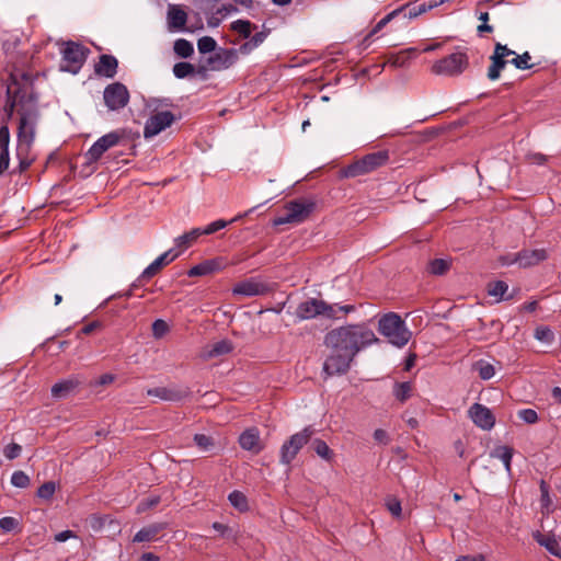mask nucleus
I'll return each mask as SVG.
<instances>
[{
	"label": "nucleus",
	"instance_id": "obj_1",
	"mask_svg": "<svg viewBox=\"0 0 561 561\" xmlns=\"http://www.w3.org/2000/svg\"><path fill=\"white\" fill-rule=\"evenodd\" d=\"M371 329L365 324H348L331 330L324 336V344L334 351L355 356L364 348L378 342Z\"/></svg>",
	"mask_w": 561,
	"mask_h": 561
},
{
	"label": "nucleus",
	"instance_id": "obj_2",
	"mask_svg": "<svg viewBox=\"0 0 561 561\" xmlns=\"http://www.w3.org/2000/svg\"><path fill=\"white\" fill-rule=\"evenodd\" d=\"M378 330L392 345L398 347L404 346L411 339V332L404 321L394 312H389L380 318Z\"/></svg>",
	"mask_w": 561,
	"mask_h": 561
},
{
	"label": "nucleus",
	"instance_id": "obj_3",
	"mask_svg": "<svg viewBox=\"0 0 561 561\" xmlns=\"http://www.w3.org/2000/svg\"><path fill=\"white\" fill-rule=\"evenodd\" d=\"M316 203L311 199H295L285 205L284 214L273 219V226L304 222L314 210Z\"/></svg>",
	"mask_w": 561,
	"mask_h": 561
},
{
	"label": "nucleus",
	"instance_id": "obj_4",
	"mask_svg": "<svg viewBox=\"0 0 561 561\" xmlns=\"http://www.w3.org/2000/svg\"><path fill=\"white\" fill-rule=\"evenodd\" d=\"M39 118V112L35 105L21 108L18 126V140L20 148L25 147L28 150L35 139L36 125Z\"/></svg>",
	"mask_w": 561,
	"mask_h": 561
},
{
	"label": "nucleus",
	"instance_id": "obj_5",
	"mask_svg": "<svg viewBox=\"0 0 561 561\" xmlns=\"http://www.w3.org/2000/svg\"><path fill=\"white\" fill-rule=\"evenodd\" d=\"M314 432V428L308 425L286 439L279 449V462L289 466L301 448L309 443Z\"/></svg>",
	"mask_w": 561,
	"mask_h": 561
},
{
	"label": "nucleus",
	"instance_id": "obj_6",
	"mask_svg": "<svg viewBox=\"0 0 561 561\" xmlns=\"http://www.w3.org/2000/svg\"><path fill=\"white\" fill-rule=\"evenodd\" d=\"M295 316L298 320H310L317 316H325L330 319H339L336 316L335 305H330L324 300L317 298H309L301 301L295 311Z\"/></svg>",
	"mask_w": 561,
	"mask_h": 561
},
{
	"label": "nucleus",
	"instance_id": "obj_7",
	"mask_svg": "<svg viewBox=\"0 0 561 561\" xmlns=\"http://www.w3.org/2000/svg\"><path fill=\"white\" fill-rule=\"evenodd\" d=\"M90 49L82 44L68 41L61 50L62 62L61 69L71 73H77L82 68Z\"/></svg>",
	"mask_w": 561,
	"mask_h": 561
},
{
	"label": "nucleus",
	"instance_id": "obj_8",
	"mask_svg": "<svg viewBox=\"0 0 561 561\" xmlns=\"http://www.w3.org/2000/svg\"><path fill=\"white\" fill-rule=\"evenodd\" d=\"M469 66V57L465 51L453 53L432 66V72L444 76H458Z\"/></svg>",
	"mask_w": 561,
	"mask_h": 561
},
{
	"label": "nucleus",
	"instance_id": "obj_9",
	"mask_svg": "<svg viewBox=\"0 0 561 561\" xmlns=\"http://www.w3.org/2000/svg\"><path fill=\"white\" fill-rule=\"evenodd\" d=\"M124 137L123 130H114L100 137L84 153L88 164L98 162L104 152L117 146Z\"/></svg>",
	"mask_w": 561,
	"mask_h": 561
},
{
	"label": "nucleus",
	"instance_id": "obj_10",
	"mask_svg": "<svg viewBox=\"0 0 561 561\" xmlns=\"http://www.w3.org/2000/svg\"><path fill=\"white\" fill-rule=\"evenodd\" d=\"M130 95L127 87L122 82H113L105 87L103 100L110 111H119L129 102Z\"/></svg>",
	"mask_w": 561,
	"mask_h": 561
},
{
	"label": "nucleus",
	"instance_id": "obj_11",
	"mask_svg": "<svg viewBox=\"0 0 561 561\" xmlns=\"http://www.w3.org/2000/svg\"><path fill=\"white\" fill-rule=\"evenodd\" d=\"M179 255L180 252H175V249H170L160 254L142 271L140 276L133 283V287L142 286L146 282L154 277L164 266L172 263Z\"/></svg>",
	"mask_w": 561,
	"mask_h": 561
},
{
	"label": "nucleus",
	"instance_id": "obj_12",
	"mask_svg": "<svg viewBox=\"0 0 561 561\" xmlns=\"http://www.w3.org/2000/svg\"><path fill=\"white\" fill-rule=\"evenodd\" d=\"M354 357L345 352L334 351L323 364V374L327 377L344 375L348 371Z\"/></svg>",
	"mask_w": 561,
	"mask_h": 561
},
{
	"label": "nucleus",
	"instance_id": "obj_13",
	"mask_svg": "<svg viewBox=\"0 0 561 561\" xmlns=\"http://www.w3.org/2000/svg\"><path fill=\"white\" fill-rule=\"evenodd\" d=\"M175 121V116L170 111H161L151 115L145 124L144 127V137L146 139L152 138L164 130L167 127H170Z\"/></svg>",
	"mask_w": 561,
	"mask_h": 561
},
{
	"label": "nucleus",
	"instance_id": "obj_14",
	"mask_svg": "<svg viewBox=\"0 0 561 561\" xmlns=\"http://www.w3.org/2000/svg\"><path fill=\"white\" fill-rule=\"evenodd\" d=\"M239 59L236 48H219L207 58V64L213 71L229 69Z\"/></svg>",
	"mask_w": 561,
	"mask_h": 561
},
{
	"label": "nucleus",
	"instance_id": "obj_15",
	"mask_svg": "<svg viewBox=\"0 0 561 561\" xmlns=\"http://www.w3.org/2000/svg\"><path fill=\"white\" fill-rule=\"evenodd\" d=\"M268 291V285L254 277L239 282L232 289L234 295H242L247 297L263 296Z\"/></svg>",
	"mask_w": 561,
	"mask_h": 561
},
{
	"label": "nucleus",
	"instance_id": "obj_16",
	"mask_svg": "<svg viewBox=\"0 0 561 561\" xmlns=\"http://www.w3.org/2000/svg\"><path fill=\"white\" fill-rule=\"evenodd\" d=\"M472 422L480 428L489 431L495 424V416L492 411L483 404L473 403L468 411Z\"/></svg>",
	"mask_w": 561,
	"mask_h": 561
},
{
	"label": "nucleus",
	"instance_id": "obj_17",
	"mask_svg": "<svg viewBox=\"0 0 561 561\" xmlns=\"http://www.w3.org/2000/svg\"><path fill=\"white\" fill-rule=\"evenodd\" d=\"M547 257L548 255L545 249L522 250L514 254L512 262H517L520 267L526 268L539 264L547 260Z\"/></svg>",
	"mask_w": 561,
	"mask_h": 561
},
{
	"label": "nucleus",
	"instance_id": "obj_18",
	"mask_svg": "<svg viewBox=\"0 0 561 561\" xmlns=\"http://www.w3.org/2000/svg\"><path fill=\"white\" fill-rule=\"evenodd\" d=\"M238 442L242 449L251 451L254 455L260 454L263 449L260 432L256 427H251L242 432Z\"/></svg>",
	"mask_w": 561,
	"mask_h": 561
},
{
	"label": "nucleus",
	"instance_id": "obj_19",
	"mask_svg": "<svg viewBox=\"0 0 561 561\" xmlns=\"http://www.w3.org/2000/svg\"><path fill=\"white\" fill-rule=\"evenodd\" d=\"M82 385V380L78 376H71L56 382L51 387V396L57 399H64L75 393Z\"/></svg>",
	"mask_w": 561,
	"mask_h": 561
},
{
	"label": "nucleus",
	"instance_id": "obj_20",
	"mask_svg": "<svg viewBox=\"0 0 561 561\" xmlns=\"http://www.w3.org/2000/svg\"><path fill=\"white\" fill-rule=\"evenodd\" d=\"M118 60L113 55L103 54L94 66L95 75L105 78H114L117 73Z\"/></svg>",
	"mask_w": 561,
	"mask_h": 561
},
{
	"label": "nucleus",
	"instance_id": "obj_21",
	"mask_svg": "<svg viewBox=\"0 0 561 561\" xmlns=\"http://www.w3.org/2000/svg\"><path fill=\"white\" fill-rule=\"evenodd\" d=\"M168 527L167 523H153L142 527L133 538L134 542H148L157 538V536Z\"/></svg>",
	"mask_w": 561,
	"mask_h": 561
},
{
	"label": "nucleus",
	"instance_id": "obj_22",
	"mask_svg": "<svg viewBox=\"0 0 561 561\" xmlns=\"http://www.w3.org/2000/svg\"><path fill=\"white\" fill-rule=\"evenodd\" d=\"M186 391L179 389H171L167 387H157L147 390V394L150 397H157L164 401H179L186 396Z\"/></svg>",
	"mask_w": 561,
	"mask_h": 561
},
{
	"label": "nucleus",
	"instance_id": "obj_23",
	"mask_svg": "<svg viewBox=\"0 0 561 561\" xmlns=\"http://www.w3.org/2000/svg\"><path fill=\"white\" fill-rule=\"evenodd\" d=\"M360 159L364 162L368 173H370L388 162L389 152L388 150H379L376 152L368 153Z\"/></svg>",
	"mask_w": 561,
	"mask_h": 561
},
{
	"label": "nucleus",
	"instance_id": "obj_24",
	"mask_svg": "<svg viewBox=\"0 0 561 561\" xmlns=\"http://www.w3.org/2000/svg\"><path fill=\"white\" fill-rule=\"evenodd\" d=\"M187 21L186 12L176 4H170L168 9V23L170 28L182 30Z\"/></svg>",
	"mask_w": 561,
	"mask_h": 561
},
{
	"label": "nucleus",
	"instance_id": "obj_25",
	"mask_svg": "<svg viewBox=\"0 0 561 561\" xmlns=\"http://www.w3.org/2000/svg\"><path fill=\"white\" fill-rule=\"evenodd\" d=\"M201 236L202 234H201L199 228H193L188 232H185L184 234L175 238L174 239V244L176 248L175 252H180V254H181L183 251H185L186 249L192 247Z\"/></svg>",
	"mask_w": 561,
	"mask_h": 561
},
{
	"label": "nucleus",
	"instance_id": "obj_26",
	"mask_svg": "<svg viewBox=\"0 0 561 561\" xmlns=\"http://www.w3.org/2000/svg\"><path fill=\"white\" fill-rule=\"evenodd\" d=\"M534 539L542 547H545L551 554L561 559V546L553 536L542 535L536 531Z\"/></svg>",
	"mask_w": 561,
	"mask_h": 561
},
{
	"label": "nucleus",
	"instance_id": "obj_27",
	"mask_svg": "<svg viewBox=\"0 0 561 561\" xmlns=\"http://www.w3.org/2000/svg\"><path fill=\"white\" fill-rule=\"evenodd\" d=\"M217 270H219L218 262L215 260H208V261H204V262L191 267L187 271V275L190 277L205 276V275L211 274L213 272H215Z\"/></svg>",
	"mask_w": 561,
	"mask_h": 561
},
{
	"label": "nucleus",
	"instance_id": "obj_28",
	"mask_svg": "<svg viewBox=\"0 0 561 561\" xmlns=\"http://www.w3.org/2000/svg\"><path fill=\"white\" fill-rule=\"evenodd\" d=\"M233 345L229 340H221L214 343L204 354L205 358H214L232 352Z\"/></svg>",
	"mask_w": 561,
	"mask_h": 561
},
{
	"label": "nucleus",
	"instance_id": "obj_29",
	"mask_svg": "<svg viewBox=\"0 0 561 561\" xmlns=\"http://www.w3.org/2000/svg\"><path fill=\"white\" fill-rule=\"evenodd\" d=\"M368 171L365 168L364 162L362 159H358L354 161L353 163L342 168L340 170L341 178L350 179V178H357L364 174H367Z\"/></svg>",
	"mask_w": 561,
	"mask_h": 561
},
{
	"label": "nucleus",
	"instance_id": "obj_30",
	"mask_svg": "<svg viewBox=\"0 0 561 561\" xmlns=\"http://www.w3.org/2000/svg\"><path fill=\"white\" fill-rule=\"evenodd\" d=\"M514 449L510 446H497L491 453V457L500 459L507 472L511 471V462L513 458Z\"/></svg>",
	"mask_w": 561,
	"mask_h": 561
},
{
	"label": "nucleus",
	"instance_id": "obj_31",
	"mask_svg": "<svg viewBox=\"0 0 561 561\" xmlns=\"http://www.w3.org/2000/svg\"><path fill=\"white\" fill-rule=\"evenodd\" d=\"M491 66L488 69V78L492 81L497 80L500 78L501 71L505 68L508 62L506 59L501 58L500 56L493 55L490 57Z\"/></svg>",
	"mask_w": 561,
	"mask_h": 561
},
{
	"label": "nucleus",
	"instance_id": "obj_32",
	"mask_svg": "<svg viewBox=\"0 0 561 561\" xmlns=\"http://www.w3.org/2000/svg\"><path fill=\"white\" fill-rule=\"evenodd\" d=\"M231 30L237 32L243 38H249L252 34L253 30H256L257 26L252 24L248 20H237L231 23Z\"/></svg>",
	"mask_w": 561,
	"mask_h": 561
},
{
	"label": "nucleus",
	"instance_id": "obj_33",
	"mask_svg": "<svg viewBox=\"0 0 561 561\" xmlns=\"http://www.w3.org/2000/svg\"><path fill=\"white\" fill-rule=\"evenodd\" d=\"M412 383L410 381L396 382L393 387V396L400 402H405L412 396Z\"/></svg>",
	"mask_w": 561,
	"mask_h": 561
},
{
	"label": "nucleus",
	"instance_id": "obj_34",
	"mask_svg": "<svg viewBox=\"0 0 561 561\" xmlns=\"http://www.w3.org/2000/svg\"><path fill=\"white\" fill-rule=\"evenodd\" d=\"M312 448L319 457L327 461H331L334 457L333 450L324 440L320 438H316L312 440Z\"/></svg>",
	"mask_w": 561,
	"mask_h": 561
},
{
	"label": "nucleus",
	"instance_id": "obj_35",
	"mask_svg": "<svg viewBox=\"0 0 561 561\" xmlns=\"http://www.w3.org/2000/svg\"><path fill=\"white\" fill-rule=\"evenodd\" d=\"M174 53L181 58H188L194 54V47L191 42L179 38L174 42Z\"/></svg>",
	"mask_w": 561,
	"mask_h": 561
},
{
	"label": "nucleus",
	"instance_id": "obj_36",
	"mask_svg": "<svg viewBox=\"0 0 561 561\" xmlns=\"http://www.w3.org/2000/svg\"><path fill=\"white\" fill-rule=\"evenodd\" d=\"M411 53H415V49L410 48L407 50H402L393 56H390L388 62L397 68L405 67L409 64L410 59L412 58V56H410Z\"/></svg>",
	"mask_w": 561,
	"mask_h": 561
},
{
	"label": "nucleus",
	"instance_id": "obj_37",
	"mask_svg": "<svg viewBox=\"0 0 561 561\" xmlns=\"http://www.w3.org/2000/svg\"><path fill=\"white\" fill-rule=\"evenodd\" d=\"M228 500L230 504L240 512H245L249 508L247 496L240 491H232Z\"/></svg>",
	"mask_w": 561,
	"mask_h": 561
},
{
	"label": "nucleus",
	"instance_id": "obj_38",
	"mask_svg": "<svg viewBox=\"0 0 561 561\" xmlns=\"http://www.w3.org/2000/svg\"><path fill=\"white\" fill-rule=\"evenodd\" d=\"M173 75L178 79H184L186 77L195 75V66L191 62L181 61L173 66Z\"/></svg>",
	"mask_w": 561,
	"mask_h": 561
},
{
	"label": "nucleus",
	"instance_id": "obj_39",
	"mask_svg": "<svg viewBox=\"0 0 561 561\" xmlns=\"http://www.w3.org/2000/svg\"><path fill=\"white\" fill-rule=\"evenodd\" d=\"M450 268V263L444 259H434L428 263V272L433 275H444Z\"/></svg>",
	"mask_w": 561,
	"mask_h": 561
},
{
	"label": "nucleus",
	"instance_id": "obj_40",
	"mask_svg": "<svg viewBox=\"0 0 561 561\" xmlns=\"http://www.w3.org/2000/svg\"><path fill=\"white\" fill-rule=\"evenodd\" d=\"M193 440L202 451H209L215 447L214 438L205 434H195Z\"/></svg>",
	"mask_w": 561,
	"mask_h": 561
},
{
	"label": "nucleus",
	"instance_id": "obj_41",
	"mask_svg": "<svg viewBox=\"0 0 561 561\" xmlns=\"http://www.w3.org/2000/svg\"><path fill=\"white\" fill-rule=\"evenodd\" d=\"M217 42L211 36H203L197 41V49L201 54L216 51Z\"/></svg>",
	"mask_w": 561,
	"mask_h": 561
},
{
	"label": "nucleus",
	"instance_id": "obj_42",
	"mask_svg": "<svg viewBox=\"0 0 561 561\" xmlns=\"http://www.w3.org/2000/svg\"><path fill=\"white\" fill-rule=\"evenodd\" d=\"M408 5H403L399 9L393 10L392 12L388 13L385 18H382L370 31L367 37H370L378 33L380 30H382L396 15H398L400 12L404 11Z\"/></svg>",
	"mask_w": 561,
	"mask_h": 561
},
{
	"label": "nucleus",
	"instance_id": "obj_43",
	"mask_svg": "<svg viewBox=\"0 0 561 561\" xmlns=\"http://www.w3.org/2000/svg\"><path fill=\"white\" fill-rule=\"evenodd\" d=\"M507 289L508 285L503 280L492 282L488 285V294L493 297L503 298Z\"/></svg>",
	"mask_w": 561,
	"mask_h": 561
},
{
	"label": "nucleus",
	"instance_id": "obj_44",
	"mask_svg": "<svg viewBox=\"0 0 561 561\" xmlns=\"http://www.w3.org/2000/svg\"><path fill=\"white\" fill-rule=\"evenodd\" d=\"M161 502V497L159 495H152L148 499L140 501L136 507L137 514H142L146 511L156 507Z\"/></svg>",
	"mask_w": 561,
	"mask_h": 561
},
{
	"label": "nucleus",
	"instance_id": "obj_45",
	"mask_svg": "<svg viewBox=\"0 0 561 561\" xmlns=\"http://www.w3.org/2000/svg\"><path fill=\"white\" fill-rule=\"evenodd\" d=\"M539 488H540V493H541V496H540L541 507H542V510H546L547 512H549L551 510V505H552V500L549 495V485L546 483L545 480H541Z\"/></svg>",
	"mask_w": 561,
	"mask_h": 561
},
{
	"label": "nucleus",
	"instance_id": "obj_46",
	"mask_svg": "<svg viewBox=\"0 0 561 561\" xmlns=\"http://www.w3.org/2000/svg\"><path fill=\"white\" fill-rule=\"evenodd\" d=\"M477 369L479 373V377L483 380L491 379L495 374L493 365L483 360L477 363Z\"/></svg>",
	"mask_w": 561,
	"mask_h": 561
},
{
	"label": "nucleus",
	"instance_id": "obj_47",
	"mask_svg": "<svg viewBox=\"0 0 561 561\" xmlns=\"http://www.w3.org/2000/svg\"><path fill=\"white\" fill-rule=\"evenodd\" d=\"M11 483L16 488L24 489L30 485V478L24 471L18 470L12 473Z\"/></svg>",
	"mask_w": 561,
	"mask_h": 561
},
{
	"label": "nucleus",
	"instance_id": "obj_48",
	"mask_svg": "<svg viewBox=\"0 0 561 561\" xmlns=\"http://www.w3.org/2000/svg\"><path fill=\"white\" fill-rule=\"evenodd\" d=\"M56 491V483L54 481H48L42 484L37 490V496L43 500H50Z\"/></svg>",
	"mask_w": 561,
	"mask_h": 561
},
{
	"label": "nucleus",
	"instance_id": "obj_49",
	"mask_svg": "<svg viewBox=\"0 0 561 561\" xmlns=\"http://www.w3.org/2000/svg\"><path fill=\"white\" fill-rule=\"evenodd\" d=\"M169 331H170V327H169V324L164 320L157 319V320L153 321V323H152V335L156 339L163 337Z\"/></svg>",
	"mask_w": 561,
	"mask_h": 561
},
{
	"label": "nucleus",
	"instance_id": "obj_50",
	"mask_svg": "<svg viewBox=\"0 0 561 561\" xmlns=\"http://www.w3.org/2000/svg\"><path fill=\"white\" fill-rule=\"evenodd\" d=\"M530 59V54L525 51L522 55H515V57L510 62L513 64L517 69L526 70L531 68V65L528 62Z\"/></svg>",
	"mask_w": 561,
	"mask_h": 561
},
{
	"label": "nucleus",
	"instance_id": "obj_51",
	"mask_svg": "<svg viewBox=\"0 0 561 561\" xmlns=\"http://www.w3.org/2000/svg\"><path fill=\"white\" fill-rule=\"evenodd\" d=\"M228 224H229L228 221H226L224 219H219V220L213 221L211 224L207 225L205 228H199V231H201L202 236H208V234L219 231L220 229L226 228L228 226Z\"/></svg>",
	"mask_w": 561,
	"mask_h": 561
},
{
	"label": "nucleus",
	"instance_id": "obj_52",
	"mask_svg": "<svg viewBox=\"0 0 561 561\" xmlns=\"http://www.w3.org/2000/svg\"><path fill=\"white\" fill-rule=\"evenodd\" d=\"M22 447L16 443L7 445L3 449V455L7 459L13 460L21 455Z\"/></svg>",
	"mask_w": 561,
	"mask_h": 561
},
{
	"label": "nucleus",
	"instance_id": "obj_53",
	"mask_svg": "<svg viewBox=\"0 0 561 561\" xmlns=\"http://www.w3.org/2000/svg\"><path fill=\"white\" fill-rule=\"evenodd\" d=\"M518 416L527 424H535L538 421V414L533 409H523L518 411Z\"/></svg>",
	"mask_w": 561,
	"mask_h": 561
},
{
	"label": "nucleus",
	"instance_id": "obj_54",
	"mask_svg": "<svg viewBox=\"0 0 561 561\" xmlns=\"http://www.w3.org/2000/svg\"><path fill=\"white\" fill-rule=\"evenodd\" d=\"M387 508L388 511L396 517H399L401 515V503L396 497H391L387 500Z\"/></svg>",
	"mask_w": 561,
	"mask_h": 561
},
{
	"label": "nucleus",
	"instance_id": "obj_55",
	"mask_svg": "<svg viewBox=\"0 0 561 561\" xmlns=\"http://www.w3.org/2000/svg\"><path fill=\"white\" fill-rule=\"evenodd\" d=\"M535 336L539 341L550 342L553 337V333L549 328H538L536 329Z\"/></svg>",
	"mask_w": 561,
	"mask_h": 561
},
{
	"label": "nucleus",
	"instance_id": "obj_56",
	"mask_svg": "<svg viewBox=\"0 0 561 561\" xmlns=\"http://www.w3.org/2000/svg\"><path fill=\"white\" fill-rule=\"evenodd\" d=\"M18 526V520L14 517H2L0 518V528L3 531H12Z\"/></svg>",
	"mask_w": 561,
	"mask_h": 561
},
{
	"label": "nucleus",
	"instance_id": "obj_57",
	"mask_svg": "<svg viewBox=\"0 0 561 561\" xmlns=\"http://www.w3.org/2000/svg\"><path fill=\"white\" fill-rule=\"evenodd\" d=\"M270 32L271 31L268 28H264L263 31L255 33L253 36H250L249 38L252 42V44L257 48L267 38Z\"/></svg>",
	"mask_w": 561,
	"mask_h": 561
},
{
	"label": "nucleus",
	"instance_id": "obj_58",
	"mask_svg": "<svg viewBox=\"0 0 561 561\" xmlns=\"http://www.w3.org/2000/svg\"><path fill=\"white\" fill-rule=\"evenodd\" d=\"M10 164V156H9V147L2 148L0 151V174L9 169Z\"/></svg>",
	"mask_w": 561,
	"mask_h": 561
},
{
	"label": "nucleus",
	"instance_id": "obj_59",
	"mask_svg": "<svg viewBox=\"0 0 561 561\" xmlns=\"http://www.w3.org/2000/svg\"><path fill=\"white\" fill-rule=\"evenodd\" d=\"M493 53L504 59L508 56L516 55L515 51L510 49L506 45H502L501 43L495 44Z\"/></svg>",
	"mask_w": 561,
	"mask_h": 561
},
{
	"label": "nucleus",
	"instance_id": "obj_60",
	"mask_svg": "<svg viewBox=\"0 0 561 561\" xmlns=\"http://www.w3.org/2000/svg\"><path fill=\"white\" fill-rule=\"evenodd\" d=\"M10 130L8 126L0 127V151L2 148L9 147Z\"/></svg>",
	"mask_w": 561,
	"mask_h": 561
},
{
	"label": "nucleus",
	"instance_id": "obj_61",
	"mask_svg": "<svg viewBox=\"0 0 561 561\" xmlns=\"http://www.w3.org/2000/svg\"><path fill=\"white\" fill-rule=\"evenodd\" d=\"M427 11H430V10H428L426 3L424 2V3H421L419 5H414L413 8H411L409 10L408 15H409L410 19H412V18H416L420 14H423V13H425Z\"/></svg>",
	"mask_w": 561,
	"mask_h": 561
},
{
	"label": "nucleus",
	"instance_id": "obj_62",
	"mask_svg": "<svg viewBox=\"0 0 561 561\" xmlns=\"http://www.w3.org/2000/svg\"><path fill=\"white\" fill-rule=\"evenodd\" d=\"M7 95H8L7 111H8L9 117H11L13 114L15 104H16V96L11 94L10 88H8V90H7Z\"/></svg>",
	"mask_w": 561,
	"mask_h": 561
},
{
	"label": "nucleus",
	"instance_id": "obj_63",
	"mask_svg": "<svg viewBox=\"0 0 561 561\" xmlns=\"http://www.w3.org/2000/svg\"><path fill=\"white\" fill-rule=\"evenodd\" d=\"M99 328H101V322L100 321H92V322L85 324L84 327H82V329L80 330V333H82L84 335H89V334H91L92 332H94Z\"/></svg>",
	"mask_w": 561,
	"mask_h": 561
},
{
	"label": "nucleus",
	"instance_id": "obj_64",
	"mask_svg": "<svg viewBox=\"0 0 561 561\" xmlns=\"http://www.w3.org/2000/svg\"><path fill=\"white\" fill-rule=\"evenodd\" d=\"M256 47L252 44V42L249 39L240 45V47L237 49L238 55H249L251 54Z\"/></svg>",
	"mask_w": 561,
	"mask_h": 561
}]
</instances>
